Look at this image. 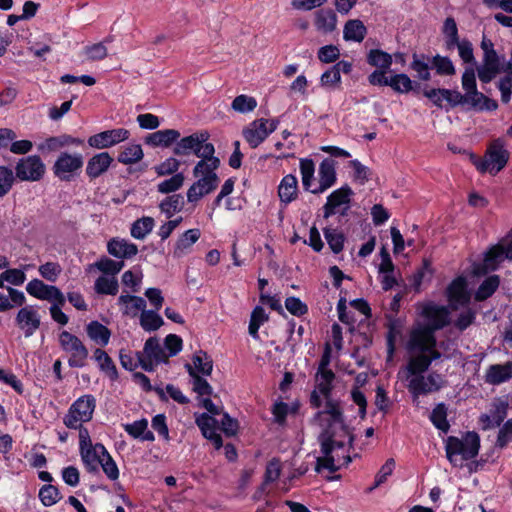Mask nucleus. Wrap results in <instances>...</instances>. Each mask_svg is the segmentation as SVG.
I'll list each match as a JSON object with an SVG mask.
<instances>
[{
	"instance_id": "f257e3e1",
	"label": "nucleus",
	"mask_w": 512,
	"mask_h": 512,
	"mask_svg": "<svg viewBox=\"0 0 512 512\" xmlns=\"http://www.w3.org/2000/svg\"><path fill=\"white\" fill-rule=\"evenodd\" d=\"M324 400V408L317 411L313 418L321 427L317 440L323 455L316 459L315 470L320 472L327 469L335 473L351 463L349 452L353 448L355 436L345 422L342 401L333 397Z\"/></svg>"
},
{
	"instance_id": "f03ea898",
	"label": "nucleus",
	"mask_w": 512,
	"mask_h": 512,
	"mask_svg": "<svg viewBox=\"0 0 512 512\" xmlns=\"http://www.w3.org/2000/svg\"><path fill=\"white\" fill-rule=\"evenodd\" d=\"M480 438L476 432H467L462 439L449 436L446 439L445 450L449 462L461 467L464 461L471 460L478 455Z\"/></svg>"
},
{
	"instance_id": "7ed1b4c3",
	"label": "nucleus",
	"mask_w": 512,
	"mask_h": 512,
	"mask_svg": "<svg viewBox=\"0 0 512 512\" xmlns=\"http://www.w3.org/2000/svg\"><path fill=\"white\" fill-rule=\"evenodd\" d=\"M509 157L510 153L505 148L503 140L498 138L491 142L482 159L474 161V165L481 173L489 172L496 175L506 166Z\"/></svg>"
},
{
	"instance_id": "20e7f679",
	"label": "nucleus",
	"mask_w": 512,
	"mask_h": 512,
	"mask_svg": "<svg viewBox=\"0 0 512 512\" xmlns=\"http://www.w3.org/2000/svg\"><path fill=\"white\" fill-rule=\"evenodd\" d=\"M96 407V399L87 394L79 397L72 403L67 414L63 418L64 425L69 429H77L80 423L89 422Z\"/></svg>"
},
{
	"instance_id": "39448f33",
	"label": "nucleus",
	"mask_w": 512,
	"mask_h": 512,
	"mask_svg": "<svg viewBox=\"0 0 512 512\" xmlns=\"http://www.w3.org/2000/svg\"><path fill=\"white\" fill-rule=\"evenodd\" d=\"M59 342L62 349L71 354L68 360L70 367L82 368L86 365L89 352L76 335L68 331H62L59 335Z\"/></svg>"
},
{
	"instance_id": "423d86ee",
	"label": "nucleus",
	"mask_w": 512,
	"mask_h": 512,
	"mask_svg": "<svg viewBox=\"0 0 512 512\" xmlns=\"http://www.w3.org/2000/svg\"><path fill=\"white\" fill-rule=\"evenodd\" d=\"M136 356L142 369L147 372H152L156 365L168 361V356L156 337L148 338L143 351L137 352Z\"/></svg>"
},
{
	"instance_id": "0eeeda50",
	"label": "nucleus",
	"mask_w": 512,
	"mask_h": 512,
	"mask_svg": "<svg viewBox=\"0 0 512 512\" xmlns=\"http://www.w3.org/2000/svg\"><path fill=\"white\" fill-rule=\"evenodd\" d=\"M83 166L81 154L62 152L53 165L54 175L62 181H71Z\"/></svg>"
},
{
	"instance_id": "6e6552de",
	"label": "nucleus",
	"mask_w": 512,
	"mask_h": 512,
	"mask_svg": "<svg viewBox=\"0 0 512 512\" xmlns=\"http://www.w3.org/2000/svg\"><path fill=\"white\" fill-rule=\"evenodd\" d=\"M46 168L38 155L21 158L15 166L16 179L36 182L43 178Z\"/></svg>"
},
{
	"instance_id": "1a4fd4ad",
	"label": "nucleus",
	"mask_w": 512,
	"mask_h": 512,
	"mask_svg": "<svg viewBox=\"0 0 512 512\" xmlns=\"http://www.w3.org/2000/svg\"><path fill=\"white\" fill-rule=\"evenodd\" d=\"M209 133L206 131L193 133L189 136L181 138L175 142L173 153L177 156H188L194 154L197 157L204 150V145L208 144Z\"/></svg>"
},
{
	"instance_id": "9d476101",
	"label": "nucleus",
	"mask_w": 512,
	"mask_h": 512,
	"mask_svg": "<svg viewBox=\"0 0 512 512\" xmlns=\"http://www.w3.org/2000/svg\"><path fill=\"white\" fill-rule=\"evenodd\" d=\"M435 332L426 325H419L414 328L407 342V349L409 352H425L431 347L437 346Z\"/></svg>"
},
{
	"instance_id": "9b49d317",
	"label": "nucleus",
	"mask_w": 512,
	"mask_h": 512,
	"mask_svg": "<svg viewBox=\"0 0 512 512\" xmlns=\"http://www.w3.org/2000/svg\"><path fill=\"white\" fill-rule=\"evenodd\" d=\"M335 373L333 371L316 372L315 374V388L310 394V405L313 408L319 409L322 406V399L332 397L333 381Z\"/></svg>"
},
{
	"instance_id": "f8f14e48",
	"label": "nucleus",
	"mask_w": 512,
	"mask_h": 512,
	"mask_svg": "<svg viewBox=\"0 0 512 512\" xmlns=\"http://www.w3.org/2000/svg\"><path fill=\"white\" fill-rule=\"evenodd\" d=\"M26 291L29 295L50 303L58 301L59 304H65L66 298L61 290L53 285H47L42 280L33 279L26 285Z\"/></svg>"
},
{
	"instance_id": "ddd939ff",
	"label": "nucleus",
	"mask_w": 512,
	"mask_h": 512,
	"mask_svg": "<svg viewBox=\"0 0 512 512\" xmlns=\"http://www.w3.org/2000/svg\"><path fill=\"white\" fill-rule=\"evenodd\" d=\"M129 135V131L124 128L106 130L90 136L88 144L96 149H105L127 140Z\"/></svg>"
},
{
	"instance_id": "4468645a",
	"label": "nucleus",
	"mask_w": 512,
	"mask_h": 512,
	"mask_svg": "<svg viewBox=\"0 0 512 512\" xmlns=\"http://www.w3.org/2000/svg\"><path fill=\"white\" fill-rule=\"evenodd\" d=\"M215 148L212 143L204 145V150L201 152L199 158L201 160L195 165L193 169L194 177H208L217 175L215 171L220 166L219 158L214 156Z\"/></svg>"
},
{
	"instance_id": "2eb2a0df",
	"label": "nucleus",
	"mask_w": 512,
	"mask_h": 512,
	"mask_svg": "<svg viewBox=\"0 0 512 512\" xmlns=\"http://www.w3.org/2000/svg\"><path fill=\"white\" fill-rule=\"evenodd\" d=\"M15 322L26 338L31 337L40 327L41 318L33 306L22 307L15 318Z\"/></svg>"
},
{
	"instance_id": "dca6fc26",
	"label": "nucleus",
	"mask_w": 512,
	"mask_h": 512,
	"mask_svg": "<svg viewBox=\"0 0 512 512\" xmlns=\"http://www.w3.org/2000/svg\"><path fill=\"white\" fill-rule=\"evenodd\" d=\"M478 78L483 83L491 82L497 74L502 72V62L501 58L495 51H488L483 55V63L477 69Z\"/></svg>"
},
{
	"instance_id": "f3484780",
	"label": "nucleus",
	"mask_w": 512,
	"mask_h": 512,
	"mask_svg": "<svg viewBox=\"0 0 512 512\" xmlns=\"http://www.w3.org/2000/svg\"><path fill=\"white\" fill-rule=\"evenodd\" d=\"M352 189L348 186L333 191L328 197L327 202L323 207L324 218H329L337 213V208L350 204L351 196L353 195Z\"/></svg>"
},
{
	"instance_id": "a211bd4d",
	"label": "nucleus",
	"mask_w": 512,
	"mask_h": 512,
	"mask_svg": "<svg viewBox=\"0 0 512 512\" xmlns=\"http://www.w3.org/2000/svg\"><path fill=\"white\" fill-rule=\"evenodd\" d=\"M422 314L427 320L424 325L434 331L444 328L449 323V311L444 306L428 304L423 308Z\"/></svg>"
},
{
	"instance_id": "6ab92c4d",
	"label": "nucleus",
	"mask_w": 512,
	"mask_h": 512,
	"mask_svg": "<svg viewBox=\"0 0 512 512\" xmlns=\"http://www.w3.org/2000/svg\"><path fill=\"white\" fill-rule=\"evenodd\" d=\"M219 184V177L212 175L208 177H199L187 191V200L189 202H197L204 195H207L214 191Z\"/></svg>"
},
{
	"instance_id": "aec40b11",
	"label": "nucleus",
	"mask_w": 512,
	"mask_h": 512,
	"mask_svg": "<svg viewBox=\"0 0 512 512\" xmlns=\"http://www.w3.org/2000/svg\"><path fill=\"white\" fill-rule=\"evenodd\" d=\"M267 123V119H256L243 130V136L251 148L258 147L270 135Z\"/></svg>"
},
{
	"instance_id": "412c9836",
	"label": "nucleus",
	"mask_w": 512,
	"mask_h": 512,
	"mask_svg": "<svg viewBox=\"0 0 512 512\" xmlns=\"http://www.w3.org/2000/svg\"><path fill=\"white\" fill-rule=\"evenodd\" d=\"M335 161L325 158L319 165V185L311 190L313 194H320L336 182Z\"/></svg>"
},
{
	"instance_id": "4be33fe9",
	"label": "nucleus",
	"mask_w": 512,
	"mask_h": 512,
	"mask_svg": "<svg viewBox=\"0 0 512 512\" xmlns=\"http://www.w3.org/2000/svg\"><path fill=\"white\" fill-rule=\"evenodd\" d=\"M447 296L454 309L458 306L468 304L470 301V295L467 292V283L465 278L458 277L454 279L447 288Z\"/></svg>"
},
{
	"instance_id": "5701e85b",
	"label": "nucleus",
	"mask_w": 512,
	"mask_h": 512,
	"mask_svg": "<svg viewBox=\"0 0 512 512\" xmlns=\"http://www.w3.org/2000/svg\"><path fill=\"white\" fill-rule=\"evenodd\" d=\"M106 452V448L101 443H97L94 446L90 445L80 450L81 458L86 469L89 472H96L102 456L104 457Z\"/></svg>"
},
{
	"instance_id": "b1692460",
	"label": "nucleus",
	"mask_w": 512,
	"mask_h": 512,
	"mask_svg": "<svg viewBox=\"0 0 512 512\" xmlns=\"http://www.w3.org/2000/svg\"><path fill=\"white\" fill-rule=\"evenodd\" d=\"M113 162L108 152H101L91 157L86 166V174L90 179H96L105 173Z\"/></svg>"
},
{
	"instance_id": "393cba45",
	"label": "nucleus",
	"mask_w": 512,
	"mask_h": 512,
	"mask_svg": "<svg viewBox=\"0 0 512 512\" xmlns=\"http://www.w3.org/2000/svg\"><path fill=\"white\" fill-rule=\"evenodd\" d=\"M108 253L116 258H132L138 253V247L125 239L113 238L107 244Z\"/></svg>"
},
{
	"instance_id": "a878e982",
	"label": "nucleus",
	"mask_w": 512,
	"mask_h": 512,
	"mask_svg": "<svg viewBox=\"0 0 512 512\" xmlns=\"http://www.w3.org/2000/svg\"><path fill=\"white\" fill-rule=\"evenodd\" d=\"M505 258L512 259V241L507 247L501 244L493 245L486 252L484 262L488 268L494 270Z\"/></svg>"
},
{
	"instance_id": "bb28decb",
	"label": "nucleus",
	"mask_w": 512,
	"mask_h": 512,
	"mask_svg": "<svg viewBox=\"0 0 512 512\" xmlns=\"http://www.w3.org/2000/svg\"><path fill=\"white\" fill-rule=\"evenodd\" d=\"M512 378V362L490 365L486 371L485 381L498 385Z\"/></svg>"
},
{
	"instance_id": "cd10ccee",
	"label": "nucleus",
	"mask_w": 512,
	"mask_h": 512,
	"mask_svg": "<svg viewBox=\"0 0 512 512\" xmlns=\"http://www.w3.org/2000/svg\"><path fill=\"white\" fill-rule=\"evenodd\" d=\"M118 305L123 306L122 313L130 317H136L138 312L146 311V301L144 298L135 295H120Z\"/></svg>"
},
{
	"instance_id": "c85d7f7f",
	"label": "nucleus",
	"mask_w": 512,
	"mask_h": 512,
	"mask_svg": "<svg viewBox=\"0 0 512 512\" xmlns=\"http://www.w3.org/2000/svg\"><path fill=\"white\" fill-rule=\"evenodd\" d=\"M298 180L293 174L284 176L278 186V196L284 204H289L297 197Z\"/></svg>"
},
{
	"instance_id": "c756f323",
	"label": "nucleus",
	"mask_w": 512,
	"mask_h": 512,
	"mask_svg": "<svg viewBox=\"0 0 512 512\" xmlns=\"http://www.w3.org/2000/svg\"><path fill=\"white\" fill-rule=\"evenodd\" d=\"M201 232L199 229H189L185 231L177 240L173 255L176 258H180L187 254L191 249L192 245L198 241L200 238Z\"/></svg>"
},
{
	"instance_id": "7c9ffc66",
	"label": "nucleus",
	"mask_w": 512,
	"mask_h": 512,
	"mask_svg": "<svg viewBox=\"0 0 512 512\" xmlns=\"http://www.w3.org/2000/svg\"><path fill=\"white\" fill-rule=\"evenodd\" d=\"M180 137V132L175 129H165L156 131L146 137V144L154 147H169Z\"/></svg>"
},
{
	"instance_id": "2f4dec72",
	"label": "nucleus",
	"mask_w": 512,
	"mask_h": 512,
	"mask_svg": "<svg viewBox=\"0 0 512 512\" xmlns=\"http://www.w3.org/2000/svg\"><path fill=\"white\" fill-rule=\"evenodd\" d=\"M367 35V28L359 19L348 20L343 28V38L345 41L361 43Z\"/></svg>"
},
{
	"instance_id": "473e14b6",
	"label": "nucleus",
	"mask_w": 512,
	"mask_h": 512,
	"mask_svg": "<svg viewBox=\"0 0 512 512\" xmlns=\"http://www.w3.org/2000/svg\"><path fill=\"white\" fill-rule=\"evenodd\" d=\"M465 98V104H470L472 108L478 109L480 111H494L498 108V104L495 100L485 96L477 89L470 93H465Z\"/></svg>"
},
{
	"instance_id": "72a5a7b5",
	"label": "nucleus",
	"mask_w": 512,
	"mask_h": 512,
	"mask_svg": "<svg viewBox=\"0 0 512 512\" xmlns=\"http://www.w3.org/2000/svg\"><path fill=\"white\" fill-rule=\"evenodd\" d=\"M337 15L332 9H320L315 14V26L322 33H331L336 29Z\"/></svg>"
},
{
	"instance_id": "f704fd0d",
	"label": "nucleus",
	"mask_w": 512,
	"mask_h": 512,
	"mask_svg": "<svg viewBox=\"0 0 512 512\" xmlns=\"http://www.w3.org/2000/svg\"><path fill=\"white\" fill-rule=\"evenodd\" d=\"M431 60L430 56L426 54H417L414 53L412 55V62L410 64V68L416 72V76L422 81H428L431 79Z\"/></svg>"
},
{
	"instance_id": "c9c22d12",
	"label": "nucleus",
	"mask_w": 512,
	"mask_h": 512,
	"mask_svg": "<svg viewBox=\"0 0 512 512\" xmlns=\"http://www.w3.org/2000/svg\"><path fill=\"white\" fill-rule=\"evenodd\" d=\"M86 332L88 337L100 346H106L109 343L111 331L98 321H91L86 326Z\"/></svg>"
},
{
	"instance_id": "e433bc0d",
	"label": "nucleus",
	"mask_w": 512,
	"mask_h": 512,
	"mask_svg": "<svg viewBox=\"0 0 512 512\" xmlns=\"http://www.w3.org/2000/svg\"><path fill=\"white\" fill-rule=\"evenodd\" d=\"M124 430L133 438L141 439L142 441H154L155 437L153 432L148 430V421L141 419L133 423L125 424Z\"/></svg>"
},
{
	"instance_id": "4c0bfd02",
	"label": "nucleus",
	"mask_w": 512,
	"mask_h": 512,
	"mask_svg": "<svg viewBox=\"0 0 512 512\" xmlns=\"http://www.w3.org/2000/svg\"><path fill=\"white\" fill-rule=\"evenodd\" d=\"M93 358L98 363L99 368L104 372L112 381L118 379V371L112 358L102 349L96 348Z\"/></svg>"
},
{
	"instance_id": "58836bf2",
	"label": "nucleus",
	"mask_w": 512,
	"mask_h": 512,
	"mask_svg": "<svg viewBox=\"0 0 512 512\" xmlns=\"http://www.w3.org/2000/svg\"><path fill=\"white\" fill-rule=\"evenodd\" d=\"M189 376L191 377L192 390L198 394L199 397L211 396L213 394V388L208 381L201 375L195 372V369L190 367V363L185 364Z\"/></svg>"
},
{
	"instance_id": "ea45409f",
	"label": "nucleus",
	"mask_w": 512,
	"mask_h": 512,
	"mask_svg": "<svg viewBox=\"0 0 512 512\" xmlns=\"http://www.w3.org/2000/svg\"><path fill=\"white\" fill-rule=\"evenodd\" d=\"M190 367L201 376H209L213 370V361L207 352L199 350L193 355Z\"/></svg>"
},
{
	"instance_id": "a19ab883",
	"label": "nucleus",
	"mask_w": 512,
	"mask_h": 512,
	"mask_svg": "<svg viewBox=\"0 0 512 512\" xmlns=\"http://www.w3.org/2000/svg\"><path fill=\"white\" fill-rule=\"evenodd\" d=\"M143 156L144 153L141 145L129 144L122 148V150L119 152L117 160L122 164L131 165L142 160Z\"/></svg>"
},
{
	"instance_id": "79ce46f5",
	"label": "nucleus",
	"mask_w": 512,
	"mask_h": 512,
	"mask_svg": "<svg viewBox=\"0 0 512 512\" xmlns=\"http://www.w3.org/2000/svg\"><path fill=\"white\" fill-rule=\"evenodd\" d=\"M184 204V198L181 194H173L163 199L159 204V208L167 218H171L175 213L183 209Z\"/></svg>"
},
{
	"instance_id": "37998d69",
	"label": "nucleus",
	"mask_w": 512,
	"mask_h": 512,
	"mask_svg": "<svg viewBox=\"0 0 512 512\" xmlns=\"http://www.w3.org/2000/svg\"><path fill=\"white\" fill-rule=\"evenodd\" d=\"M430 367L429 359L425 352H418L417 355L411 356L408 360L406 370L409 375L414 377L422 375Z\"/></svg>"
},
{
	"instance_id": "c03bdc74",
	"label": "nucleus",
	"mask_w": 512,
	"mask_h": 512,
	"mask_svg": "<svg viewBox=\"0 0 512 512\" xmlns=\"http://www.w3.org/2000/svg\"><path fill=\"white\" fill-rule=\"evenodd\" d=\"M157 312L156 310H146L140 314L139 322L144 331H156L164 324L162 317Z\"/></svg>"
},
{
	"instance_id": "a18cd8bd",
	"label": "nucleus",
	"mask_w": 512,
	"mask_h": 512,
	"mask_svg": "<svg viewBox=\"0 0 512 512\" xmlns=\"http://www.w3.org/2000/svg\"><path fill=\"white\" fill-rule=\"evenodd\" d=\"M430 60L431 68L435 69L437 75L453 76L456 74L455 66L449 57L437 54L432 58L430 57Z\"/></svg>"
},
{
	"instance_id": "49530a36",
	"label": "nucleus",
	"mask_w": 512,
	"mask_h": 512,
	"mask_svg": "<svg viewBox=\"0 0 512 512\" xmlns=\"http://www.w3.org/2000/svg\"><path fill=\"white\" fill-rule=\"evenodd\" d=\"M367 62L380 70H388L392 64V56L380 49H371L367 55Z\"/></svg>"
},
{
	"instance_id": "de8ad7c7",
	"label": "nucleus",
	"mask_w": 512,
	"mask_h": 512,
	"mask_svg": "<svg viewBox=\"0 0 512 512\" xmlns=\"http://www.w3.org/2000/svg\"><path fill=\"white\" fill-rule=\"evenodd\" d=\"M500 284V278L498 275H491L487 277L479 286L475 293V299L477 301H484L497 290Z\"/></svg>"
},
{
	"instance_id": "09e8293b",
	"label": "nucleus",
	"mask_w": 512,
	"mask_h": 512,
	"mask_svg": "<svg viewBox=\"0 0 512 512\" xmlns=\"http://www.w3.org/2000/svg\"><path fill=\"white\" fill-rule=\"evenodd\" d=\"M430 420L433 425L443 433L449 431L450 424L447 420V407L444 403H439L434 407L430 415Z\"/></svg>"
},
{
	"instance_id": "8fccbe9b",
	"label": "nucleus",
	"mask_w": 512,
	"mask_h": 512,
	"mask_svg": "<svg viewBox=\"0 0 512 512\" xmlns=\"http://www.w3.org/2000/svg\"><path fill=\"white\" fill-rule=\"evenodd\" d=\"M154 219L146 216L137 219L131 227V235L136 239H144L154 227Z\"/></svg>"
},
{
	"instance_id": "3c124183",
	"label": "nucleus",
	"mask_w": 512,
	"mask_h": 512,
	"mask_svg": "<svg viewBox=\"0 0 512 512\" xmlns=\"http://www.w3.org/2000/svg\"><path fill=\"white\" fill-rule=\"evenodd\" d=\"M266 321H268V315L266 314L264 308L261 306H256L251 313L249 327H248L249 334L254 339L259 338L258 330H259L260 326L263 323H265Z\"/></svg>"
},
{
	"instance_id": "603ef678",
	"label": "nucleus",
	"mask_w": 512,
	"mask_h": 512,
	"mask_svg": "<svg viewBox=\"0 0 512 512\" xmlns=\"http://www.w3.org/2000/svg\"><path fill=\"white\" fill-rule=\"evenodd\" d=\"M443 33L446 36L445 45L447 50H452L458 44L459 35L455 20L452 17L446 18L443 26Z\"/></svg>"
},
{
	"instance_id": "864d4df0",
	"label": "nucleus",
	"mask_w": 512,
	"mask_h": 512,
	"mask_svg": "<svg viewBox=\"0 0 512 512\" xmlns=\"http://www.w3.org/2000/svg\"><path fill=\"white\" fill-rule=\"evenodd\" d=\"M95 291L98 294L116 295L118 293L119 285L116 278H107L100 276L95 281Z\"/></svg>"
},
{
	"instance_id": "5fc2aeb1",
	"label": "nucleus",
	"mask_w": 512,
	"mask_h": 512,
	"mask_svg": "<svg viewBox=\"0 0 512 512\" xmlns=\"http://www.w3.org/2000/svg\"><path fill=\"white\" fill-rule=\"evenodd\" d=\"M408 390L412 394L414 400L420 395L432 393V389L429 387V383L423 375L413 377L409 381Z\"/></svg>"
},
{
	"instance_id": "6e6d98bb",
	"label": "nucleus",
	"mask_w": 512,
	"mask_h": 512,
	"mask_svg": "<svg viewBox=\"0 0 512 512\" xmlns=\"http://www.w3.org/2000/svg\"><path fill=\"white\" fill-rule=\"evenodd\" d=\"M15 181L16 176L13 170L0 165V198L5 197L11 191Z\"/></svg>"
},
{
	"instance_id": "4d7b16f0",
	"label": "nucleus",
	"mask_w": 512,
	"mask_h": 512,
	"mask_svg": "<svg viewBox=\"0 0 512 512\" xmlns=\"http://www.w3.org/2000/svg\"><path fill=\"white\" fill-rule=\"evenodd\" d=\"M300 171L302 176V185L305 190L310 191L313 189L312 181L315 172V164L312 159H301L300 160Z\"/></svg>"
},
{
	"instance_id": "13d9d810",
	"label": "nucleus",
	"mask_w": 512,
	"mask_h": 512,
	"mask_svg": "<svg viewBox=\"0 0 512 512\" xmlns=\"http://www.w3.org/2000/svg\"><path fill=\"white\" fill-rule=\"evenodd\" d=\"M94 266L104 274L115 276L118 274L122 268L124 267V262L115 261L108 257H101Z\"/></svg>"
},
{
	"instance_id": "bf43d9fd",
	"label": "nucleus",
	"mask_w": 512,
	"mask_h": 512,
	"mask_svg": "<svg viewBox=\"0 0 512 512\" xmlns=\"http://www.w3.org/2000/svg\"><path fill=\"white\" fill-rule=\"evenodd\" d=\"M325 239L333 251V253L338 254L343 250L345 236L341 232H337L336 229L325 228L324 230Z\"/></svg>"
},
{
	"instance_id": "052dcab7",
	"label": "nucleus",
	"mask_w": 512,
	"mask_h": 512,
	"mask_svg": "<svg viewBox=\"0 0 512 512\" xmlns=\"http://www.w3.org/2000/svg\"><path fill=\"white\" fill-rule=\"evenodd\" d=\"M390 87L397 93H408L415 90L413 81L404 73L390 77Z\"/></svg>"
},
{
	"instance_id": "680f3d73",
	"label": "nucleus",
	"mask_w": 512,
	"mask_h": 512,
	"mask_svg": "<svg viewBox=\"0 0 512 512\" xmlns=\"http://www.w3.org/2000/svg\"><path fill=\"white\" fill-rule=\"evenodd\" d=\"M184 175L182 173H176L169 179L160 182L157 189L160 193L168 194L177 191L183 186Z\"/></svg>"
},
{
	"instance_id": "e2e57ef3",
	"label": "nucleus",
	"mask_w": 512,
	"mask_h": 512,
	"mask_svg": "<svg viewBox=\"0 0 512 512\" xmlns=\"http://www.w3.org/2000/svg\"><path fill=\"white\" fill-rule=\"evenodd\" d=\"M257 107V101L254 97L239 95L232 102V109L239 113H248Z\"/></svg>"
},
{
	"instance_id": "0e129e2a",
	"label": "nucleus",
	"mask_w": 512,
	"mask_h": 512,
	"mask_svg": "<svg viewBox=\"0 0 512 512\" xmlns=\"http://www.w3.org/2000/svg\"><path fill=\"white\" fill-rule=\"evenodd\" d=\"M39 498L44 506H52L61 499V495L57 487L46 484L40 489Z\"/></svg>"
},
{
	"instance_id": "69168bd1",
	"label": "nucleus",
	"mask_w": 512,
	"mask_h": 512,
	"mask_svg": "<svg viewBox=\"0 0 512 512\" xmlns=\"http://www.w3.org/2000/svg\"><path fill=\"white\" fill-rule=\"evenodd\" d=\"M507 410H508V403L503 400H496L493 405L492 409L490 411V415L492 417V424L496 426H500L501 423L504 421V419L507 416Z\"/></svg>"
},
{
	"instance_id": "338daca9",
	"label": "nucleus",
	"mask_w": 512,
	"mask_h": 512,
	"mask_svg": "<svg viewBox=\"0 0 512 512\" xmlns=\"http://www.w3.org/2000/svg\"><path fill=\"white\" fill-rule=\"evenodd\" d=\"M38 271L44 279L55 282L61 273V267L58 263L46 262L39 267Z\"/></svg>"
},
{
	"instance_id": "774afa93",
	"label": "nucleus",
	"mask_w": 512,
	"mask_h": 512,
	"mask_svg": "<svg viewBox=\"0 0 512 512\" xmlns=\"http://www.w3.org/2000/svg\"><path fill=\"white\" fill-rule=\"evenodd\" d=\"M103 472L106 474V476L110 480H116L119 477V469L115 463V461L112 459L111 455L106 452L105 456H102V459L100 461V464Z\"/></svg>"
}]
</instances>
